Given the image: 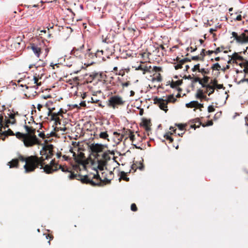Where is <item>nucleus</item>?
Masks as SVG:
<instances>
[{
  "instance_id": "nucleus-1",
  "label": "nucleus",
  "mask_w": 248,
  "mask_h": 248,
  "mask_svg": "<svg viewBox=\"0 0 248 248\" xmlns=\"http://www.w3.org/2000/svg\"><path fill=\"white\" fill-rule=\"evenodd\" d=\"M49 165L53 169H61L62 172H70L68 177L70 180L77 179L80 181L82 184L90 185L93 186H104V182H106V184H110L111 180V178L108 179L107 178L102 180L98 173L97 174H94L92 178L87 175L82 176L79 174H76L72 171L70 168H68L66 166L59 165L58 163H55L54 160L51 161Z\"/></svg>"
},
{
  "instance_id": "nucleus-2",
  "label": "nucleus",
  "mask_w": 248,
  "mask_h": 248,
  "mask_svg": "<svg viewBox=\"0 0 248 248\" xmlns=\"http://www.w3.org/2000/svg\"><path fill=\"white\" fill-rule=\"evenodd\" d=\"M43 160L42 158H38L36 155L25 157L20 153H17V157L8 162L7 165L10 168L18 169L19 167V161L25 162V164L23 166L24 172L25 173H29L34 171L36 169L39 168V165H42Z\"/></svg>"
},
{
  "instance_id": "nucleus-3",
  "label": "nucleus",
  "mask_w": 248,
  "mask_h": 248,
  "mask_svg": "<svg viewBox=\"0 0 248 248\" xmlns=\"http://www.w3.org/2000/svg\"><path fill=\"white\" fill-rule=\"evenodd\" d=\"M24 127L26 131V133L17 132L16 133V137L23 141L24 145L26 147H32L35 145L39 144L40 140L35 135L36 129L32 127H30L26 124Z\"/></svg>"
},
{
  "instance_id": "nucleus-4",
  "label": "nucleus",
  "mask_w": 248,
  "mask_h": 248,
  "mask_svg": "<svg viewBox=\"0 0 248 248\" xmlns=\"http://www.w3.org/2000/svg\"><path fill=\"white\" fill-rule=\"evenodd\" d=\"M125 101L123 98L119 95H113L109 97L108 99V106L113 108H117L119 106H123Z\"/></svg>"
},
{
  "instance_id": "nucleus-5",
  "label": "nucleus",
  "mask_w": 248,
  "mask_h": 248,
  "mask_svg": "<svg viewBox=\"0 0 248 248\" xmlns=\"http://www.w3.org/2000/svg\"><path fill=\"white\" fill-rule=\"evenodd\" d=\"M189 123L193 124H191L190 125V128H194L195 130L197 128H199L200 125H202L203 127H205L206 125L210 126L213 125V123L212 121H209L206 125L204 124H202V123L200 121V119L199 118H197L190 120Z\"/></svg>"
},
{
  "instance_id": "nucleus-6",
  "label": "nucleus",
  "mask_w": 248,
  "mask_h": 248,
  "mask_svg": "<svg viewBox=\"0 0 248 248\" xmlns=\"http://www.w3.org/2000/svg\"><path fill=\"white\" fill-rule=\"evenodd\" d=\"M154 103L157 105L161 109L164 110L165 112H167L168 110L167 106L168 103L167 100L156 97L154 98Z\"/></svg>"
},
{
  "instance_id": "nucleus-7",
  "label": "nucleus",
  "mask_w": 248,
  "mask_h": 248,
  "mask_svg": "<svg viewBox=\"0 0 248 248\" xmlns=\"http://www.w3.org/2000/svg\"><path fill=\"white\" fill-rule=\"evenodd\" d=\"M40 158H42L43 159V163L42 165H39V166H41L40 169H43V171L46 172L47 174H51L53 172L56 171L58 170V168L56 169H53L52 168L51 166H50L48 164L45 165V159L42 157H40Z\"/></svg>"
},
{
  "instance_id": "nucleus-8",
  "label": "nucleus",
  "mask_w": 248,
  "mask_h": 248,
  "mask_svg": "<svg viewBox=\"0 0 248 248\" xmlns=\"http://www.w3.org/2000/svg\"><path fill=\"white\" fill-rule=\"evenodd\" d=\"M84 47V45H82L78 48H76V47H73V49L71 51V54L73 55L79 59H82L84 56V54L81 51Z\"/></svg>"
},
{
  "instance_id": "nucleus-9",
  "label": "nucleus",
  "mask_w": 248,
  "mask_h": 248,
  "mask_svg": "<svg viewBox=\"0 0 248 248\" xmlns=\"http://www.w3.org/2000/svg\"><path fill=\"white\" fill-rule=\"evenodd\" d=\"M104 147V145L101 144L93 143L90 146V149L93 153H95L97 156H98V153L103 151Z\"/></svg>"
},
{
  "instance_id": "nucleus-10",
  "label": "nucleus",
  "mask_w": 248,
  "mask_h": 248,
  "mask_svg": "<svg viewBox=\"0 0 248 248\" xmlns=\"http://www.w3.org/2000/svg\"><path fill=\"white\" fill-rule=\"evenodd\" d=\"M16 114V115H18V112H16V113H15V114H13V113H10L9 115V118L11 119V120H13V121H11L9 119H6L5 120V125L4 127V128L5 129L6 128H7L8 127L9 125H8V124H15L16 122V120L15 118V115Z\"/></svg>"
},
{
  "instance_id": "nucleus-11",
  "label": "nucleus",
  "mask_w": 248,
  "mask_h": 248,
  "mask_svg": "<svg viewBox=\"0 0 248 248\" xmlns=\"http://www.w3.org/2000/svg\"><path fill=\"white\" fill-rule=\"evenodd\" d=\"M200 84H201L202 88H206V89L208 90H212V91L209 92L208 95V96H210L211 94L213 93L215 91V88L213 86H211L210 84H205L204 83H203V81L202 79H200L199 81L198 82Z\"/></svg>"
},
{
  "instance_id": "nucleus-12",
  "label": "nucleus",
  "mask_w": 248,
  "mask_h": 248,
  "mask_svg": "<svg viewBox=\"0 0 248 248\" xmlns=\"http://www.w3.org/2000/svg\"><path fill=\"white\" fill-rule=\"evenodd\" d=\"M30 81H31L30 80V77H28L27 78L25 77L24 79H22V78H20V79H19L18 80V83H19L20 82L23 81V82L24 83V85L23 86H25V87H26V88L27 89H28L29 88H35V85H33V86H28L29 84H30Z\"/></svg>"
},
{
  "instance_id": "nucleus-13",
  "label": "nucleus",
  "mask_w": 248,
  "mask_h": 248,
  "mask_svg": "<svg viewBox=\"0 0 248 248\" xmlns=\"http://www.w3.org/2000/svg\"><path fill=\"white\" fill-rule=\"evenodd\" d=\"M141 125L145 128L146 131H149L151 130L150 126L152 124L150 120L143 119Z\"/></svg>"
},
{
  "instance_id": "nucleus-14",
  "label": "nucleus",
  "mask_w": 248,
  "mask_h": 248,
  "mask_svg": "<svg viewBox=\"0 0 248 248\" xmlns=\"http://www.w3.org/2000/svg\"><path fill=\"white\" fill-rule=\"evenodd\" d=\"M31 48L37 57H39L41 52V49L37 45L33 43L31 45Z\"/></svg>"
},
{
  "instance_id": "nucleus-15",
  "label": "nucleus",
  "mask_w": 248,
  "mask_h": 248,
  "mask_svg": "<svg viewBox=\"0 0 248 248\" xmlns=\"http://www.w3.org/2000/svg\"><path fill=\"white\" fill-rule=\"evenodd\" d=\"M239 43L245 44L248 43V36L245 32L242 33L240 35H239Z\"/></svg>"
},
{
  "instance_id": "nucleus-16",
  "label": "nucleus",
  "mask_w": 248,
  "mask_h": 248,
  "mask_svg": "<svg viewBox=\"0 0 248 248\" xmlns=\"http://www.w3.org/2000/svg\"><path fill=\"white\" fill-rule=\"evenodd\" d=\"M0 133L1 135V136H3V138H2V140H4L5 138L8 136H16V134H15L14 132L10 129H8V130L5 131L4 132H2L1 133Z\"/></svg>"
},
{
  "instance_id": "nucleus-17",
  "label": "nucleus",
  "mask_w": 248,
  "mask_h": 248,
  "mask_svg": "<svg viewBox=\"0 0 248 248\" xmlns=\"http://www.w3.org/2000/svg\"><path fill=\"white\" fill-rule=\"evenodd\" d=\"M37 75L38 76V75L36 73L35 74V75L33 76V78H30V80L32 82H33V84H36V85H35V88H38V86H39L41 85V83L40 82V83H38V79L40 78H37Z\"/></svg>"
},
{
  "instance_id": "nucleus-18",
  "label": "nucleus",
  "mask_w": 248,
  "mask_h": 248,
  "mask_svg": "<svg viewBox=\"0 0 248 248\" xmlns=\"http://www.w3.org/2000/svg\"><path fill=\"white\" fill-rule=\"evenodd\" d=\"M198 104L197 101H192L186 104V106L188 108H197V106ZM196 108L194 109V111H196Z\"/></svg>"
},
{
  "instance_id": "nucleus-19",
  "label": "nucleus",
  "mask_w": 248,
  "mask_h": 248,
  "mask_svg": "<svg viewBox=\"0 0 248 248\" xmlns=\"http://www.w3.org/2000/svg\"><path fill=\"white\" fill-rule=\"evenodd\" d=\"M183 83L182 80H178L175 81H172L170 86L172 88H176Z\"/></svg>"
},
{
  "instance_id": "nucleus-20",
  "label": "nucleus",
  "mask_w": 248,
  "mask_h": 248,
  "mask_svg": "<svg viewBox=\"0 0 248 248\" xmlns=\"http://www.w3.org/2000/svg\"><path fill=\"white\" fill-rule=\"evenodd\" d=\"M232 59L233 60V61H235L236 60H238L239 61H243L244 60L243 57L238 54V53H234L232 56Z\"/></svg>"
},
{
  "instance_id": "nucleus-21",
  "label": "nucleus",
  "mask_w": 248,
  "mask_h": 248,
  "mask_svg": "<svg viewBox=\"0 0 248 248\" xmlns=\"http://www.w3.org/2000/svg\"><path fill=\"white\" fill-rule=\"evenodd\" d=\"M109 154L110 151H108V152H104L102 155V158L106 162H107L110 159Z\"/></svg>"
},
{
  "instance_id": "nucleus-22",
  "label": "nucleus",
  "mask_w": 248,
  "mask_h": 248,
  "mask_svg": "<svg viewBox=\"0 0 248 248\" xmlns=\"http://www.w3.org/2000/svg\"><path fill=\"white\" fill-rule=\"evenodd\" d=\"M136 70L143 71V74H144L148 71V67L146 65L141 64L137 68H136Z\"/></svg>"
},
{
  "instance_id": "nucleus-23",
  "label": "nucleus",
  "mask_w": 248,
  "mask_h": 248,
  "mask_svg": "<svg viewBox=\"0 0 248 248\" xmlns=\"http://www.w3.org/2000/svg\"><path fill=\"white\" fill-rule=\"evenodd\" d=\"M127 173H126L124 171H121L120 180L122 179L125 181L128 182L129 181V178L127 177Z\"/></svg>"
},
{
  "instance_id": "nucleus-24",
  "label": "nucleus",
  "mask_w": 248,
  "mask_h": 248,
  "mask_svg": "<svg viewBox=\"0 0 248 248\" xmlns=\"http://www.w3.org/2000/svg\"><path fill=\"white\" fill-rule=\"evenodd\" d=\"M103 50H97L95 53V58H102L103 61H106V59L104 57H103Z\"/></svg>"
},
{
  "instance_id": "nucleus-25",
  "label": "nucleus",
  "mask_w": 248,
  "mask_h": 248,
  "mask_svg": "<svg viewBox=\"0 0 248 248\" xmlns=\"http://www.w3.org/2000/svg\"><path fill=\"white\" fill-rule=\"evenodd\" d=\"M99 136L100 138L104 140H108V133L107 131L104 132H101L99 134Z\"/></svg>"
},
{
  "instance_id": "nucleus-26",
  "label": "nucleus",
  "mask_w": 248,
  "mask_h": 248,
  "mask_svg": "<svg viewBox=\"0 0 248 248\" xmlns=\"http://www.w3.org/2000/svg\"><path fill=\"white\" fill-rule=\"evenodd\" d=\"M203 91L199 89L197 91V93L196 94V97L197 99H202V96H203Z\"/></svg>"
},
{
  "instance_id": "nucleus-27",
  "label": "nucleus",
  "mask_w": 248,
  "mask_h": 248,
  "mask_svg": "<svg viewBox=\"0 0 248 248\" xmlns=\"http://www.w3.org/2000/svg\"><path fill=\"white\" fill-rule=\"evenodd\" d=\"M166 100L168 101V103H175L177 101V99L174 97L173 94L169 95L167 97V99Z\"/></svg>"
},
{
  "instance_id": "nucleus-28",
  "label": "nucleus",
  "mask_w": 248,
  "mask_h": 248,
  "mask_svg": "<svg viewBox=\"0 0 248 248\" xmlns=\"http://www.w3.org/2000/svg\"><path fill=\"white\" fill-rule=\"evenodd\" d=\"M221 66L220 65V64L218 63H214L213 64V65L211 67V68L213 70H217V71H219L220 70H221Z\"/></svg>"
},
{
  "instance_id": "nucleus-29",
  "label": "nucleus",
  "mask_w": 248,
  "mask_h": 248,
  "mask_svg": "<svg viewBox=\"0 0 248 248\" xmlns=\"http://www.w3.org/2000/svg\"><path fill=\"white\" fill-rule=\"evenodd\" d=\"M171 135L172 133L170 132L167 133L164 135V138L167 140L170 141V142H172L173 141V139L169 135Z\"/></svg>"
},
{
  "instance_id": "nucleus-30",
  "label": "nucleus",
  "mask_w": 248,
  "mask_h": 248,
  "mask_svg": "<svg viewBox=\"0 0 248 248\" xmlns=\"http://www.w3.org/2000/svg\"><path fill=\"white\" fill-rule=\"evenodd\" d=\"M86 58H91V59H94L95 58V53L93 52H89L87 53L84 55Z\"/></svg>"
},
{
  "instance_id": "nucleus-31",
  "label": "nucleus",
  "mask_w": 248,
  "mask_h": 248,
  "mask_svg": "<svg viewBox=\"0 0 248 248\" xmlns=\"http://www.w3.org/2000/svg\"><path fill=\"white\" fill-rule=\"evenodd\" d=\"M199 72L201 73L202 75L205 76V75H208L210 72L209 69H205V68H201L200 70H199Z\"/></svg>"
},
{
  "instance_id": "nucleus-32",
  "label": "nucleus",
  "mask_w": 248,
  "mask_h": 248,
  "mask_svg": "<svg viewBox=\"0 0 248 248\" xmlns=\"http://www.w3.org/2000/svg\"><path fill=\"white\" fill-rule=\"evenodd\" d=\"M97 76H98L97 73H93L89 76V77L88 78V80H90V82H91L92 80L95 79Z\"/></svg>"
},
{
  "instance_id": "nucleus-33",
  "label": "nucleus",
  "mask_w": 248,
  "mask_h": 248,
  "mask_svg": "<svg viewBox=\"0 0 248 248\" xmlns=\"http://www.w3.org/2000/svg\"><path fill=\"white\" fill-rule=\"evenodd\" d=\"M46 63L45 62L40 60L39 62H38L37 63L34 64V67L37 69L39 67H44Z\"/></svg>"
},
{
  "instance_id": "nucleus-34",
  "label": "nucleus",
  "mask_w": 248,
  "mask_h": 248,
  "mask_svg": "<svg viewBox=\"0 0 248 248\" xmlns=\"http://www.w3.org/2000/svg\"><path fill=\"white\" fill-rule=\"evenodd\" d=\"M117 80H118V81H119L121 83V84H122V85L123 86V87H127L130 84V81H127V82H126L125 83H123L121 81V78L119 77H118Z\"/></svg>"
},
{
  "instance_id": "nucleus-35",
  "label": "nucleus",
  "mask_w": 248,
  "mask_h": 248,
  "mask_svg": "<svg viewBox=\"0 0 248 248\" xmlns=\"http://www.w3.org/2000/svg\"><path fill=\"white\" fill-rule=\"evenodd\" d=\"M232 37L234 38V39L236 41V42L239 43V38L237 33L234 31H232Z\"/></svg>"
},
{
  "instance_id": "nucleus-36",
  "label": "nucleus",
  "mask_w": 248,
  "mask_h": 248,
  "mask_svg": "<svg viewBox=\"0 0 248 248\" xmlns=\"http://www.w3.org/2000/svg\"><path fill=\"white\" fill-rule=\"evenodd\" d=\"M174 64H176V65L174 66L175 69L176 70H178L179 69H181L183 67V65L184 64H182V62H181V61H179V62L176 63H174Z\"/></svg>"
},
{
  "instance_id": "nucleus-37",
  "label": "nucleus",
  "mask_w": 248,
  "mask_h": 248,
  "mask_svg": "<svg viewBox=\"0 0 248 248\" xmlns=\"http://www.w3.org/2000/svg\"><path fill=\"white\" fill-rule=\"evenodd\" d=\"M200 64L198 63L197 64L195 65L192 68V71L193 72H195L197 70H198V72H199V70H201V68H200Z\"/></svg>"
},
{
  "instance_id": "nucleus-38",
  "label": "nucleus",
  "mask_w": 248,
  "mask_h": 248,
  "mask_svg": "<svg viewBox=\"0 0 248 248\" xmlns=\"http://www.w3.org/2000/svg\"><path fill=\"white\" fill-rule=\"evenodd\" d=\"M205 50L204 49H202L200 53V54L199 56L201 57V61H204V58L205 56Z\"/></svg>"
},
{
  "instance_id": "nucleus-39",
  "label": "nucleus",
  "mask_w": 248,
  "mask_h": 248,
  "mask_svg": "<svg viewBox=\"0 0 248 248\" xmlns=\"http://www.w3.org/2000/svg\"><path fill=\"white\" fill-rule=\"evenodd\" d=\"M128 137L129 138L130 140L131 141H133V140H134V139H135V135H134L133 132L131 130H129V131Z\"/></svg>"
},
{
  "instance_id": "nucleus-40",
  "label": "nucleus",
  "mask_w": 248,
  "mask_h": 248,
  "mask_svg": "<svg viewBox=\"0 0 248 248\" xmlns=\"http://www.w3.org/2000/svg\"><path fill=\"white\" fill-rule=\"evenodd\" d=\"M178 128L180 130H183L185 129V127L186 126H187V124H176Z\"/></svg>"
},
{
  "instance_id": "nucleus-41",
  "label": "nucleus",
  "mask_w": 248,
  "mask_h": 248,
  "mask_svg": "<svg viewBox=\"0 0 248 248\" xmlns=\"http://www.w3.org/2000/svg\"><path fill=\"white\" fill-rule=\"evenodd\" d=\"M224 47L222 46L221 47H218L216 48V49L214 51V53L216 54H217L218 53L220 52L222 50L224 49Z\"/></svg>"
},
{
  "instance_id": "nucleus-42",
  "label": "nucleus",
  "mask_w": 248,
  "mask_h": 248,
  "mask_svg": "<svg viewBox=\"0 0 248 248\" xmlns=\"http://www.w3.org/2000/svg\"><path fill=\"white\" fill-rule=\"evenodd\" d=\"M155 80H156L157 81H161L162 80V78L161 75L160 74H158L156 78H153L152 80L154 81Z\"/></svg>"
},
{
  "instance_id": "nucleus-43",
  "label": "nucleus",
  "mask_w": 248,
  "mask_h": 248,
  "mask_svg": "<svg viewBox=\"0 0 248 248\" xmlns=\"http://www.w3.org/2000/svg\"><path fill=\"white\" fill-rule=\"evenodd\" d=\"M191 58L189 59V58H184L183 59H182L181 60V62H182V64H184L185 63H186L187 62H191Z\"/></svg>"
},
{
  "instance_id": "nucleus-44",
  "label": "nucleus",
  "mask_w": 248,
  "mask_h": 248,
  "mask_svg": "<svg viewBox=\"0 0 248 248\" xmlns=\"http://www.w3.org/2000/svg\"><path fill=\"white\" fill-rule=\"evenodd\" d=\"M209 78H210L209 77L204 76L202 80H203V83H204V84H207L209 81Z\"/></svg>"
},
{
  "instance_id": "nucleus-45",
  "label": "nucleus",
  "mask_w": 248,
  "mask_h": 248,
  "mask_svg": "<svg viewBox=\"0 0 248 248\" xmlns=\"http://www.w3.org/2000/svg\"><path fill=\"white\" fill-rule=\"evenodd\" d=\"M210 84H212V86H213L214 88H215V87L217 86V80L216 79H214V80H211L210 81Z\"/></svg>"
},
{
  "instance_id": "nucleus-46",
  "label": "nucleus",
  "mask_w": 248,
  "mask_h": 248,
  "mask_svg": "<svg viewBox=\"0 0 248 248\" xmlns=\"http://www.w3.org/2000/svg\"><path fill=\"white\" fill-rule=\"evenodd\" d=\"M191 60L193 61H201V57L199 55L192 56L191 57Z\"/></svg>"
},
{
  "instance_id": "nucleus-47",
  "label": "nucleus",
  "mask_w": 248,
  "mask_h": 248,
  "mask_svg": "<svg viewBox=\"0 0 248 248\" xmlns=\"http://www.w3.org/2000/svg\"><path fill=\"white\" fill-rule=\"evenodd\" d=\"M113 79H114V78L112 77H111L110 78H109V83L112 86H115L116 85V83L114 81H113Z\"/></svg>"
},
{
  "instance_id": "nucleus-48",
  "label": "nucleus",
  "mask_w": 248,
  "mask_h": 248,
  "mask_svg": "<svg viewBox=\"0 0 248 248\" xmlns=\"http://www.w3.org/2000/svg\"><path fill=\"white\" fill-rule=\"evenodd\" d=\"M73 169L77 172L81 170V169L80 168L79 165H75L73 166Z\"/></svg>"
},
{
  "instance_id": "nucleus-49",
  "label": "nucleus",
  "mask_w": 248,
  "mask_h": 248,
  "mask_svg": "<svg viewBox=\"0 0 248 248\" xmlns=\"http://www.w3.org/2000/svg\"><path fill=\"white\" fill-rule=\"evenodd\" d=\"M215 110L214 106H213L212 105H210L209 106H208V111L209 112H213Z\"/></svg>"
},
{
  "instance_id": "nucleus-50",
  "label": "nucleus",
  "mask_w": 248,
  "mask_h": 248,
  "mask_svg": "<svg viewBox=\"0 0 248 248\" xmlns=\"http://www.w3.org/2000/svg\"><path fill=\"white\" fill-rule=\"evenodd\" d=\"M131 209L133 211H136L137 210V207L135 203H133L131 205Z\"/></svg>"
},
{
  "instance_id": "nucleus-51",
  "label": "nucleus",
  "mask_w": 248,
  "mask_h": 248,
  "mask_svg": "<svg viewBox=\"0 0 248 248\" xmlns=\"http://www.w3.org/2000/svg\"><path fill=\"white\" fill-rule=\"evenodd\" d=\"M99 76L101 78L103 79V83L106 84L107 81L104 79V78H107L106 75H103L102 74H100Z\"/></svg>"
},
{
  "instance_id": "nucleus-52",
  "label": "nucleus",
  "mask_w": 248,
  "mask_h": 248,
  "mask_svg": "<svg viewBox=\"0 0 248 248\" xmlns=\"http://www.w3.org/2000/svg\"><path fill=\"white\" fill-rule=\"evenodd\" d=\"M137 163L138 162H137L136 163H134L131 166V169L132 170H134V171H135L137 169H138V166L137 165Z\"/></svg>"
},
{
  "instance_id": "nucleus-53",
  "label": "nucleus",
  "mask_w": 248,
  "mask_h": 248,
  "mask_svg": "<svg viewBox=\"0 0 248 248\" xmlns=\"http://www.w3.org/2000/svg\"><path fill=\"white\" fill-rule=\"evenodd\" d=\"M140 166H138V169L140 170H143L144 168V165L141 162H139Z\"/></svg>"
},
{
  "instance_id": "nucleus-54",
  "label": "nucleus",
  "mask_w": 248,
  "mask_h": 248,
  "mask_svg": "<svg viewBox=\"0 0 248 248\" xmlns=\"http://www.w3.org/2000/svg\"><path fill=\"white\" fill-rule=\"evenodd\" d=\"M162 70L161 68L160 67H158V66H154V70L155 71V72H159V71H161Z\"/></svg>"
},
{
  "instance_id": "nucleus-55",
  "label": "nucleus",
  "mask_w": 248,
  "mask_h": 248,
  "mask_svg": "<svg viewBox=\"0 0 248 248\" xmlns=\"http://www.w3.org/2000/svg\"><path fill=\"white\" fill-rule=\"evenodd\" d=\"M217 89H225V87L223 86V84H217V86L215 87Z\"/></svg>"
},
{
  "instance_id": "nucleus-56",
  "label": "nucleus",
  "mask_w": 248,
  "mask_h": 248,
  "mask_svg": "<svg viewBox=\"0 0 248 248\" xmlns=\"http://www.w3.org/2000/svg\"><path fill=\"white\" fill-rule=\"evenodd\" d=\"M41 70L42 73L40 74H38V77H39L40 78H41L45 74L44 72L46 71V69L45 68H42Z\"/></svg>"
},
{
  "instance_id": "nucleus-57",
  "label": "nucleus",
  "mask_w": 248,
  "mask_h": 248,
  "mask_svg": "<svg viewBox=\"0 0 248 248\" xmlns=\"http://www.w3.org/2000/svg\"><path fill=\"white\" fill-rule=\"evenodd\" d=\"M64 113V111L62 109V108H61L59 110V111L57 112L59 116H61L63 117L62 114Z\"/></svg>"
},
{
  "instance_id": "nucleus-58",
  "label": "nucleus",
  "mask_w": 248,
  "mask_h": 248,
  "mask_svg": "<svg viewBox=\"0 0 248 248\" xmlns=\"http://www.w3.org/2000/svg\"><path fill=\"white\" fill-rule=\"evenodd\" d=\"M192 79H193L192 83H196V82L199 81L200 78L199 77H195V78H193Z\"/></svg>"
},
{
  "instance_id": "nucleus-59",
  "label": "nucleus",
  "mask_w": 248,
  "mask_h": 248,
  "mask_svg": "<svg viewBox=\"0 0 248 248\" xmlns=\"http://www.w3.org/2000/svg\"><path fill=\"white\" fill-rule=\"evenodd\" d=\"M46 239H49V241H48V243L50 244V240H52L53 238V236L51 235V234H47V235L46 236Z\"/></svg>"
},
{
  "instance_id": "nucleus-60",
  "label": "nucleus",
  "mask_w": 248,
  "mask_h": 248,
  "mask_svg": "<svg viewBox=\"0 0 248 248\" xmlns=\"http://www.w3.org/2000/svg\"><path fill=\"white\" fill-rule=\"evenodd\" d=\"M202 108H203V104L199 103L198 102V104H197L196 108H200V110H202Z\"/></svg>"
},
{
  "instance_id": "nucleus-61",
  "label": "nucleus",
  "mask_w": 248,
  "mask_h": 248,
  "mask_svg": "<svg viewBox=\"0 0 248 248\" xmlns=\"http://www.w3.org/2000/svg\"><path fill=\"white\" fill-rule=\"evenodd\" d=\"M61 120L59 118H58L57 119H56V120H55V125H58V124H61Z\"/></svg>"
},
{
  "instance_id": "nucleus-62",
  "label": "nucleus",
  "mask_w": 248,
  "mask_h": 248,
  "mask_svg": "<svg viewBox=\"0 0 248 248\" xmlns=\"http://www.w3.org/2000/svg\"><path fill=\"white\" fill-rule=\"evenodd\" d=\"M229 68H230V65H227L226 66V67H223L222 68H221V70L222 71L225 72L226 70L229 69Z\"/></svg>"
},
{
  "instance_id": "nucleus-63",
  "label": "nucleus",
  "mask_w": 248,
  "mask_h": 248,
  "mask_svg": "<svg viewBox=\"0 0 248 248\" xmlns=\"http://www.w3.org/2000/svg\"><path fill=\"white\" fill-rule=\"evenodd\" d=\"M40 138H42L43 139H44L45 138V134L44 133V132H40L39 134V135H38Z\"/></svg>"
},
{
  "instance_id": "nucleus-64",
  "label": "nucleus",
  "mask_w": 248,
  "mask_h": 248,
  "mask_svg": "<svg viewBox=\"0 0 248 248\" xmlns=\"http://www.w3.org/2000/svg\"><path fill=\"white\" fill-rule=\"evenodd\" d=\"M242 17L241 15H239L236 16L235 19L237 21H241L242 20Z\"/></svg>"
}]
</instances>
